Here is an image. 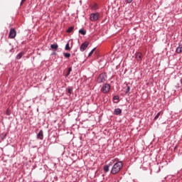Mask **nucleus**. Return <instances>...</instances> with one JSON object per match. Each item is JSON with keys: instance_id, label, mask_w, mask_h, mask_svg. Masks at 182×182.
Masks as SVG:
<instances>
[{"instance_id": "f257e3e1", "label": "nucleus", "mask_w": 182, "mask_h": 182, "mask_svg": "<svg viewBox=\"0 0 182 182\" xmlns=\"http://www.w3.org/2000/svg\"><path fill=\"white\" fill-rule=\"evenodd\" d=\"M116 160L114 159V164H112V169L110 171V174L114 175L117 174V173L120 172V170L123 168V162L122 161H117L115 162Z\"/></svg>"}, {"instance_id": "f03ea898", "label": "nucleus", "mask_w": 182, "mask_h": 182, "mask_svg": "<svg viewBox=\"0 0 182 182\" xmlns=\"http://www.w3.org/2000/svg\"><path fill=\"white\" fill-rule=\"evenodd\" d=\"M107 80V74L106 73H102L97 78V83H105Z\"/></svg>"}, {"instance_id": "7ed1b4c3", "label": "nucleus", "mask_w": 182, "mask_h": 182, "mask_svg": "<svg viewBox=\"0 0 182 182\" xmlns=\"http://www.w3.org/2000/svg\"><path fill=\"white\" fill-rule=\"evenodd\" d=\"M102 93L106 95V93H109L110 92V85L109 83H104L100 89Z\"/></svg>"}, {"instance_id": "20e7f679", "label": "nucleus", "mask_w": 182, "mask_h": 182, "mask_svg": "<svg viewBox=\"0 0 182 182\" xmlns=\"http://www.w3.org/2000/svg\"><path fill=\"white\" fill-rule=\"evenodd\" d=\"M99 16H100V14L98 12L92 13L90 14V19L92 22H96L99 19Z\"/></svg>"}, {"instance_id": "39448f33", "label": "nucleus", "mask_w": 182, "mask_h": 182, "mask_svg": "<svg viewBox=\"0 0 182 182\" xmlns=\"http://www.w3.org/2000/svg\"><path fill=\"white\" fill-rule=\"evenodd\" d=\"M114 164V159L112 160L108 164H106L103 167V170L105 173H109V167H112L113 164Z\"/></svg>"}, {"instance_id": "423d86ee", "label": "nucleus", "mask_w": 182, "mask_h": 182, "mask_svg": "<svg viewBox=\"0 0 182 182\" xmlns=\"http://www.w3.org/2000/svg\"><path fill=\"white\" fill-rule=\"evenodd\" d=\"M87 46H89V42L85 41L82 43L80 47V52H85L87 49Z\"/></svg>"}, {"instance_id": "0eeeda50", "label": "nucleus", "mask_w": 182, "mask_h": 182, "mask_svg": "<svg viewBox=\"0 0 182 182\" xmlns=\"http://www.w3.org/2000/svg\"><path fill=\"white\" fill-rule=\"evenodd\" d=\"M9 36L10 39H14L16 36V30H15L14 28H11L10 29Z\"/></svg>"}, {"instance_id": "6e6552de", "label": "nucleus", "mask_w": 182, "mask_h": 182, "mask_svg": "<svg viewBox=\"0 0 182 182\" xmlns=\"http://www.w3.org/2000/svg\"><path fill=\"white\" fill-rule=\"evenodd\" d=\"M37 139L39 140H43V131L40 130L39 132L37 134Z\"/></svg>"}, {"instance_id": "1a4fd4ad", "label": "nucleus", "mask_w": 182, "mask_h": 182, "mask_svg": "<svg viewBox=\"0 0 182 182\" xmlns=\"http://www.w3.org/2000/svg\"><path fill=\"white\" fill-rule=\"evenodd\" d=\"M114 114H115V116H120V114H122V109L116 108L114 110Z\"/></svg>"}, {"instance_id": "9d476101", "label": "nucleus", "mask_w": 182, "mask_h": 182, "mask_svg": "<svg viewBox=\"0 0 182 182\" xmlns=\"http://www.w3.org/2000/svg\"><path fill=\"white\" fill-rule=\"evenodd\" d=\"M141 56H142L141 53H136L135 54V58L138 62H140V60H141Z\"/></svg>"}, {"instance_id": "9b49d317", "label": "nucleus", "mask_w": 182, "mask_h": 182, "mask_svg": "<svg viewBox=\"0 0 182 182\" xmlns=\"http://www.w3.org/2000/svg\"><path fill=\"white\" fill-rule=\"evenodd\" d=\"M176 53H182V43H179L178 46L176 49Z\"/></svg>"}, {"instance_id": "f8f14e48", "label": "nucleus", "mask_w": 182, "mask_h": 182, "mask_svg": "<svg viewBox=\"0 0 182 182\" xmlns=\"http://www.w3.org/2000/svg\"><path fill=\"white\" fill-rule=\"evenodd\" d=\"M23 55H25V52L21 51V53H19L18 54H17V55L16 56V59L17 60H19V59L22 58V56H23Z\"/></svg>"}, {"instance_id": "ddd939ff", "label": "nucleus", "mask_w": 182, "mask_h": 182, "mask_svg": "<svg viewBox=\"0 0 182 182\" xmlns=\"http://www.w3.org/2000/svg\"><path fill=\"white\" fill-rule=\"evenodd\" d=\"M50 48L51 49L56 50L59 48V46L58 45V43H53L50 45Z\"/></svg>"}, {"instance_id": "4468645a", "label": "nucleus", "mask_w": 182, "mask_h": 182, "mask_svg": "<svg viewBox=\"0 0 182 182\" xmlns=\"http://www.w3.org/2000/svg\"><path fill=\"white\" fill-rule=\"evenodd\" d=\"M78 32L79 33H81V35H83V36L86 35V30H85L84 28L80 29Z\"/></svg>"}, {"instance_id": "2eb2a0df", "label": "nucleus", "mask_w": 182, "mask_h": 182, "mask_svg": "<svg viewBox=\"0 0 182 182\" xmlns=\"http://www.w3.org/2000/svg\"><path fill=\"white\" fill-rule=\"evenodd\" d=\"M73 29H75V27H73V26L69 27V28L67 29L66 32H67L68 33H70V32H72V31H73Z\"/></svg>"}, {"instance_id": "dca6fc26", "label": "nucleus", "mask_w": 182, "mask_h": 182, "mask_svg": "<svg viewBox=\"0 0 182 182\" xmlns=\"http://www.w3.org/2000/svg\"><path fill=\"white\" fill-rule=\"evenodd\" d=\"M161 114V112H159L156 114V115L155 116L154 120H157V119H159L160 117V115Z\"/></svg>"}, {"instance_id": "f3484780", "label": "nucleus", "mask_w": 182, "mask_h": 182, "mask_svg": "<svg viewBox=\"0 0 182 182\" xmlns=\"http://www.w3.org/2000/svg\"><path fill=\"white\" fill-rule=\"evenodd\" d=\"M63 56H65L67 58H69L70 57V53H63Z\"/></svg>"}, {"instance_id": "a211bd4d", "label": "nucleus", "mask_w": 182, "mask_h": 182, "mask_svg": "<svg viewBox=\"0 0 182 182\" xmlns=\"http://www.w3.org/2000/svg\"><path fill=\"white\" fill-rule=\"evenodd\" d=\"M65 49L66 50H70V46H69V43H68L65 45Z\"/></svg>"}, {"instance_id": "6ab92c4d", "label": "nucleus", "mask_w": 182, "mask_h": 182, "mask_svg": "<svg viewBox=\"0 0 182 182\" xmlns=\"http://www.w3.org/2000/svg\"><path fill=\"white\" fill-rule=\"evenodd\" d=\"M96 50V48H94L88 54V56L90 57L91 55H93V52H95V50Z\"/></svg>"}, {"instance_id": "aec40b11", "label": "nucleus", "mask_w": 182, "mask_h": 182, "mask_svg": "<svg viewBox=\"0 0 182 182\" xmlns=\"http://www.w3.org/2000/svg\"><path fill=\"white\" fill-rule=\"evenodd\" d=\"M129 92H130V87L127 86L125 93H126V95H129Z\"/></svg>"}, {"instance_id": "412c9836", "label": "nucleus", "mask_w": 182, "mask_h": 182, "mask_svg": "<svg viewBox=\"0 0 182 182\" xmlns=\"http://www.w3.org/2000/svg\"><path fill=\"white\" fill-rule=\"evenodd\" d=\"M72 87H68V93H69V95H72Z\"/></svg>"}, {"instance_id": "4be33fe9", "label": "nucleus", "mask_w": 182, "mask_h": 182, "mask_svg": "<svg viewBox=\"0 0 182 182\" xmlns=\"http://www.w3.org/2000/svg\"><path fill=\"white\" fill-rule=\"evenodd\" d=\"M72 72V67H70L68 68V72L67 73V75L66 76H69L70 75V73Z\"/></svg>"}, {"instance_id": "5701e85b", "label": "nucleus", "mask_w": 182, "mask_h": 182, "mask_svg": "<svg viewBox=\"0 0 182 182\" xmlns=\"http://www.w3.org/2000/svg\"><path fill=\"white\" fill-rule=\"evenodd\" d=\"M119 99H120L119 95H115V96L113 97V100H119Z\"/></svg>"}, {"instance_id": "b1692460", "label": "nucleus", "mask_w": 182, "mask_h": 182, "mask_svg": "<svg viewBox=\"0 0 182 182\" xmlns=\"http://www.w3.org/2000/svg\"><path fill=\"white\" fill-rule=\"evenodd\" d=\"M6 116H10L11 115V113L9 112V109H6Z\"/></svg>"}, {"instance_id": "393cba45", "label": "nucleus", "mask_w": 182, "mask_h": 182, "mask_svg": "<svg viewBox=\"0 0 182 182\" xmlns=\"http://www.w3.org/2000/svg\"><path fill=\"white\" fill-rule=\"evenodd\" d=\"M126 4H132L133 2V0H125Z\"/></svg>"}, {"instance_id": "a878e982", "label": "nucleus", "mask_w": 182, "mask_h": 182, "mask_svg": "<svg viewBox=\"0 0 182 182\" xmlns=\"http://www.w3.org/2000/svg\"><path fill=\"white\" fill-rule=\"evenodd\" d=\"M25 1H26V0H21L20 5H22V4H23V2H25Z\"/></svg>"}, {"instance_id": "bb28decb", "label": "nucleus", "mask_w": 182, "mask_h": 182, "mask_svg": "<svg viewBox=\"0 0 182 182\" xmlns=\"http://www.w3.org/2000/svg\"><path fill=\"white\" fill-rule=\"evenodd\" d=\"M52 55H56V52H55V51L53 52V53H52Z\"/></svg>"}, {"instance_id": "cd10ccee", "label": "nucleus", "mask_w": 182, "mask_h": 182, "mask_svg": "<svg viewBox=\"0 0 182 182\" xmlns=\"http://www.w3.org/2000/svg\"><path fill=\"white\" fill-rule=\"evenodd\" d=\"M96 6H97V4L94 5L93 8H96Z\"/></svg>"}]
</instances>
